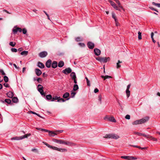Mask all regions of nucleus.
Instances as JSON below:
<instances>
[{
    "instance_id": "6ab92c4d",
    "label": "nucleus",
    "mask_w": 160,
    "mask_h": 160,
    "mask_svg": "<svg viewBox=\"0 0 160 160\" xmlns=\"http://www.w3.org/2000/svg\"><path fill=\"white\" fill-rule=\"evenodd\" d=\"M57 62L56 61L53 62L52 64V67L53 68H56L57 66Z\"/></svg>"
},
{
    "instance_id": "0e129e2a",
    "label": "nucleus",
    "mask_w": 160,
    "mask_h": 160,
    "mask_svg": "<svg viewBox=\"0 0 160 160\" xmlns=\"http://www.w3.org/2000/svg\"><path fill=\"white\" fill-rule=\"evenodd\" d=\"M72 80H74V82L76 84L77 83V78L73 79Z\"/></svg>"
},
{
    "instance_id": "72a5a7b5",
    "label": "nucleus",
    "mask_w": 160,
    "mask_h": 160,
    "mask_svg": "<svg viewBox=\"0 0 160 160\" xmlns=\"http://www.w3.org/2000/svg\"><path fill=\"white\" fill-rule=\"evenodd\" d=\"M46 98L48 100H50L52 98V96L51 95L49 94L46 96Z\"/></svg>"
},
{
    "instance_id": "f03ea898",
    "label": "nucleus",
    "mask_w": 160,
    "mask_h": 160,
    "mask_svg": "<svg viewBox=\"0 0 160 160\" xmlns=\"http://www.w3.org/2000/svg\"><path fill=\"white\" fill-rule=\"evenodd\" d=\"M149 119V117H145L142 119L136 120L133 122L132 123L133 125H137L138 124H141L145 122L148 121Z\"/></svg>"
},
{
    "instance_id": "a18cd8bd",
    "label": "nucleus",
    "mask_w": 160,
    "mask_h": 160,
    "mask_svg": "<svg viewBox=\"0 0 160 160\" xmlns=\"http://www.w3.org/2000/svg\"><path fill=\"white\" fill-rule=\"evenodd\" d=\"M11 51L12 52H17L18 50L16 48H12L11 49Z\"/></svg>"
},
{
    "instance_id": "6e6d98bb",
    "label": "nucleus",
    "mask_w": 160,
    "mask_h": 160,
    "mask_svg": "<svg viewBox=\"0 0 160 160\" xmlns=\"http://www.w3.org/2000/svg\"><path fill=\"white\" fill-rule=\"evenodd\" d=\"M43 143L46 146H47V147H48V148H49V147L50 146V145H49L48 143H46V142H43Z\"/></svg>"
},
{
    "instance_id": "1a4fd4ad",
    "label": "nucleus",
    "mask_w": 160,
    "mask_h": 160,
    "mask_svg": "<svg viewBox=\"0 0 160 160\" xmlns=\"http://www.w3.org/2000/svg\"><path fill=\"white\" fill-rule=\"evenodd\" d=\"M48 55V53L46 51H43L40 52L39 54V56L41 58H43L46 57Z\"/></svg>"
},
{
    "instance_id": "412c9836",
    "label": "nucleus",
    "mask_w": 160,
    "mask_h": 160,
    "mask_svg": "<svg viewBox=\"0 0 160 160\" xmlns=\"http://www.w3.org/2000/svg\"><path fill=\"white\" fill-rule=\"evenodd\" d=\"M28 51H24L21 52L20 53V54L22 55L26 56L28 54Z\"/></svg>"
},
{
    "instance_id": "4c0bfd02",
    "label": "nucleus",
    "mask_w": 160,
    "mask_h": 160,
    "mask_svg": "<svg viewBox=\"0 0 160 160\" xmlns=\"http://www.w3.org/2000/svg\"><path fill=\"white\" fill-rule=\"evenodd\" d=\"M4 80L5 82H7L8 81V78L6 76H5L4 77Z\"/></svg>"
},
{
    "instance_id": "09e8293b",
    "label": "nucleus",
    "mask_w": 160,
    "mask_h": 160,
    "mask_svg": "<svg viewBox=\"0 0 160 160\" xmlns=\"http://www.w3.org/2000/svg\"><path fill=\"white\" fill-rule=\"evenodd\" d=\"M112 17L114 19V18H116V15H115V14L113 12H112Z\"/></svg>"
},
{
    "instance_id": "37998d69",
    "label": "nucleus",
    "mask_w": 160,
    "mask_h": 160,
    "mask_svg": "<svg viewBox=\"0 0 160 160\" xmlns=\"http://www.w3.org/2000/svg\"><path fill=\"white\" fill-rule=\"evenodd\" d=\"M49 148H52L53 150H57L58 149L57 147H53V146H51V145H50V146Z\"/></svg>"
},
{
    "instance_id": "49530a36",
    "label": "nucleus",
    "mask_w": 160,
    "mask_h": 160,
    "mask_svg": "<svg viewBox=\"0 0 160 160\" xmlns=\"http://www.w3.org/2000/svg\"><path fill=\"white\" fill-rule=\"evenodd\" d=\"M37 81L39 83H41V82H42V79L41 78H38L37 79Z\"/></svg>"
},
{
    "instance_id": "8fccbe9b",
    "label": "nucleus",
    "mask_w": 160,
    "mask_h": 160,
    "mask_svg": "<svg viewBox=\"0 0 160 160\" xmlns=\"http://www.w3.org/2000/svg\"><path fill=\"white\" fill-rule=\"evenodd\" d=\"M78 44L82 47H84L85 46V44L82 43H79Z\"/></svg>"
},
{
    "instance_id": "e2e57ef3",
    "label": "nucleus",
    "mask_w": 160,
    "mask_h": 160,
    "mask_svg": "<svg viewBox=\"0 0 160 160\" xmlns=\"http://www.w3.org/2000/svg\"><path fill=\"white\" fill-rule=\"evenodd\" d=\"M102 99L103 98H102L101 95H100L98 96V100H102Z\"/></svg>"
},
{
    "instance_id": "bf43d9fd",
    "label": "nucleus",
    "mask_w": 160,
    "mask_h": 160,
    "mask_svg": "<svg viewBox=\"0 0 160 160\" xmlns=\"http://www.w3.org/2000/svg\"><path fill=\"white\" fill-rule=\"evenodd\" d=\"M99 90L98 88H95L94 90V92L95 93L98 92Z\"/></svg>"
},
{
    "instance_id": "5fc2aeb1",
    "label": "nucleus",
    "mask_w": 160,
    "mask_h": 160,
    "mask_svg": "<svg viewBox=\"0 0 160 160\" xmlns=\"http://www.w3.org/2000/svg\"><path fill=\"white\" fill-rule=\"evenodd\" d=\"M0 72H1L2 75H5V73L4 71L0 69Z\"/></svg>"
},
{
    "instance_id": "4468645a",
    "label": "nucleus",
    "mask_w": 160,
    "mask_h": 160,
    "mask_svg": "<svg viewBox=\"0 0 160 160\" xmlns=\"http://www.w3.org/2000/svg\"><path fill=\"white\" fill-rule=\"evenodd\" d=\"M36 74L37 76H40L42 73L41 71L38 68H36L35 70Z\"/></svg>"
},
{
    "instance_id": "b1692460",
    "label": "nucleus",
    "mask_w": 160,
    "mask_h": 160,
    "mask_svg": "<svg viewBox=\"0 0 160 160\" xmlns=\"http://www.w3.org/2000/svg\"><path fill=\"white\" fill-rule=\"evenodd\" d=\"M11 140H20L22 139L21 136L20 137H16L12 138Z\"/></svg>"
},
{
    "instance_id": "603ef678",
    "label": "nucleus",
    "mask_w": 160,
    "mask_h": 160,
    "mask_svg": "<svg viewBox=\"0 0 160 160\" xmlns=\"http://www.w3.org/2000/svg\"><path fill=\"white\" fill-rule=\"evenodd\" d=\"M125 118L126 119H130V116L129 115H127Z\"/></svg>"
},
{
    "instance_id": "39448f33",
    "label": "nucleus",
    "mask_w": 160,
    "mask_h": 160,
    "mask_svg": "<svg viewBox=\"0 0 160 160\" xmlns=\"http://www.w3.org/2000/svg\"><path fill=\"white\" fill-rule=\"evenodd\" d=\"M2 102L7 105H13V103H17L18 101H1Z\"/></svg>"
},
{
    "instance_id": "0eeeda50",
    "label": "nucleus",
    "mask_w": 160,
    "mask_h": 160,
    "mask_svg": "<svg viewBox=\"0 0 160 160\" xmlns=\"http://www.w3.org/2000/svg\"><path fill=\"white\" fill-rule=\"evenodd\" d=\"M104 119H107L108 121L113 122H116V121L113 117H109L106 116L104 118Z\"/></svg>"
},
{
    "instance_id": "13d9d810",
    "label": "nucleus",
    "mask_w": 160,
    "mask_h": 160,
    "mask_svg": "<svg viewBox=\"0 0 160 160\" xmlns=\"http://www.w3.org/2000/svg\"><path fill=\"white\" fill-rule=\"evenodd\" d=\"M151 140H152L153 141H158V140L156 138H155L153 137H152Z\"/></svg>"
},
{
    "instance_id": "a211bd4d",
    "label": "nucleus",
    "mask_w": 160,
    "mask_h": 160,
    "mask_svg": "<svg viewBox=\"0 0 160 160\" xmlns=\"http://www.w3.org/2000/svg\"><path fill=\"white\" fill-rule=\"evenodd\" d=\"M7 95L9 98H12L13 97L14 94L13 92H9L7 93Z\"/></svg>"
},
{
    "instance_id": "2eb2a0df",
    "label": "nucleus",
    "mask_w": 160,
    "mask_h": 160,
    "mask_svg": "<svg viewBox=\"0 0 160 160\" xmlns=\"http://www.w3.org/2000/svg\"><path fill=\"white\" fill-rule=\"evenodd\" d=\"M94 51L95 54L97 56L99 55L101 53V51L98 48H95Z\"/></svg>"
},
{
    "instance_id": "393cba45",
    "label": "nucleus",
    "mask_w": 160,
    "mask_h": 160,
    "mask_svg": "<svg viewBox=\"0 0 160 160\" xmlns=\"http://www.w3.org/2000/svg\"><path fill=\"white\" fill-rule=\"evenodd\" d=\"M64 62L62 61H60L58 63V66L59 67L61 68L62 67L64 66Z\"/></svg>"
},
{
    "instance_id": "79ce46f5",
    "label": "nucleus",
    "mask_w": 160,
    "mask_h": 160,
    "mask_svg": "<svg viewBox=\"0 0 160 160\" xmlns=\"http://www.w3.org/2000/svg\"><path fill=\"white\" fill-rule=\"evenodd\" d=\"M75 40L77 42H79V41H82V39L79 37H78L77 38H76Z\"/></svg>"
},
{
    "instance_id": "58836bf2",
    "label": "nucleus",
    "mask_w": 160,
    "mask_h": 160,
    "mask_svg": "<svg viewBox=\"0 0 160 160\" xmlns=\"http://www.w3.org/2000/svg\"><path fill=\"white\" fill-rule=\"evenodd\" d=\"M76 92L72 91L70 97L71 98H73L75 96V95L76 94Z\"/></svg>"
},
{
    "instance_id": "cd10ccee",
    "label": "nucleus",
    "mask_w": 160,
    "mask_h": 160,
    "mask_svg": "<svg viewBox=\"0 0 160 160\" xmlns=\"http://www.w3.org/2000/svg\"><path fill=\"white\" fill-rule=\"evenodd\" d=\"M69 93L68 92H66L63 95V97L64 98H66L69 97Z\"/></svg>"
},
{
    "instance_id": "6e6552de",
    "label": "nucleus",
    "mask_w": 160,
    "mask_h": 160,
    "mask_svg": "<svg viewBox=\"0 0 160 160\" xmlns=\"http://www.w3.org/2000/svg\"><path fill=\"white\" fill-rule=\"evenodd\" d=\"M38 91L40 92L42 95H44V93L43 90V87L42 85L39 84L38 86Z\"/></svg>"
},
{
    "instance_id": "f3484780",
    "label": "nucleus",
    "mask_w": 160,
    "mask_h": 160,
    "mask_svg": "<svg viewBox=\"0 0 160 160\" xmlns=\"http://www.w3.org/2000/svg\"><path fill=\"white\" fill-rule=\"evenodd\" d=\"M110 58L109 57L108 58H102V62H106L108 61H109Z\"/></svg>"
},
{
    "instance_id": "c85d7f7f",
    "label": "nucleus",
    "mask_w": 160,
    "mask_h": 160,
    "mask_svg": "<svg viewBox=\"0 0 160 160\" xmlns=\"http://www.w3.org/2000/svg\"><path fill=\"white\" fill-rule=\"evenodd\" d=\"M78 89V87L77 84H75L74 85L73 88V90L74 91H76Z\"/></svg>"
},
{
    "instance_id": "de8ad7c7",
    "label": "nucleus",
    "mask_w": 160,
    "mask_h": 160,
    "mask_svg": "<svg viewBox=\"0 0 160 160\" xmlns=\"http://www.w3.org/2000/svg\"><path fill=\"white\" fill-rule=\"evenodd\" d=\"M96 59L101 62H102V58L97 57L96 58Z\"/></svg>"
},
{
    "instance_id": "2f4dec72",
    "label": "nucleus",
    "mask_w": 160,
    "mask_h": 160,
    "mask_svg": "<svg viewBox=\"0 0 160 160\" xmlns=\"http://www.w3.org/2000/svg\"><path fill=\"white\" fill-rule=\"evenodd\" d=\"M118 4V7L122 9H123L122 6L121 5L120 3L118 0H117L115 1Z\"/></svg>"
},
{
    "instance_id": "c03bdc74",
    "label": "nucleus",
    "mask_w": 160,
    "mask_h": 160,
    "mask_svg": "<svg viewBox=\"0 0 160 160\" xmlns=\"http://www.w3.org/2000/svg\"><path fill=\"white\" fill-rule=\"evenodd\" d=\"M22 33L23 34H26V33L27 32V30L25 28H23L22 29Z\"/></svg>"
},
{
    "instance_id": "a878e982",
    "label": "nucleus",
    "mask_w": 160,
    "mask_h": 160,
    "mask_svg": "<svg viewBox=\"0 0 160 160\" xmlns=\"http://www.w3.org/2000/svg\"><path fill=\"white\" fill-rule=\"evenodd\" d=\"M19 28H16V27H14V28L12 29V31L14 34H16L18 32V30Z\"/></svg>"
},
{
    "instance_id": "052dcab7",
    "label": "nucleus",
    "mask_w": 160,
    "mask_h": 160,
    "mask_svg": "<svg viewBox=\"0 0 160 160\" xmlns=\"http://www.w3.org/2000/svg\"><path fill=\"white\" fill-rule=\"evenodd\" d=\"M152 138V136H151L149 135H148L147 138H149L151 140Z\"/></svg>"
},
{
    "instance_id": "9b49d317",
    "label": "nucleus",
    "mask_w": 160,
    "mask_h": 160,
    "mask_svg": "<svg viewBox=\"0 0 160 160\" xmlns=\"http://www.w3.org/2000/svg\"><path fill=\"white\" fill-rule=\"evenodd\" d=\"M72 72L71 69L69 68H66L65 70L62 71V72L63 73L67 74L71 73Z\"/></svg>"
},
{
    "instance_id": "774afa93",
    "label": "nucleus",
    "mask_w": 160,
    "mask_h": 160,
    "mask_svg": "<svg viewBox=\"0 0 160 160\" xmlns=\"http://www.w3.org/2000/svg\"><path fill=\"white\" fill-rule=\"evenodd\" d=\"M12 100H18V99L17 97H14Z\"/></svg>"
},
{
    "instance_id": "473e14b6",
    "label": "nucleus",
    "mask_w": 160,
    "mask_h": 160,
    "mask_svg": "<svg viewBox=\"0 0 160 160\" xmlns=\"http://www.w3.org/2000/svg\"><path fill=\"white\" fill-rule=\"evenodd\" d=\"M152 4L153 5L155 6L158 8H160V3H156L155 2H152Z\"/></svg>"
},
{
    "instance_id": "864d4df0",
    "label": "nucleus",
    "mask_w": 160,
    "mask_h": 160,
    "mask_svg": "<svg viewBox=\"0 0 160 160\" xmlns=\"http://www.w3.org/2000/svg\"><path fill=\"white\" fill-rule=\"evenodd\" d=\"M3 85L6 88H8L9 87V85L7 83H4Z\"/></svg>"
},
{
    "instance_id": "dca6fc26",
    "label": "nucleus",
    "mask_w": 160,
    "mask_h": 160,
    "mask_svg": "<svg viewBox=\"0 0 160 160\" xmlns=\"http://www.w3.org/2000/svg\"><path fill=\"white\" fill-rule=\"evenodd\" d=\"M52 63V61L50 59L48 60L46 63V66L48 68H49L50 67Z\"/></svg>"
},
{
    "instance_id": "f8f14e48",
    "label": "nucleus",
    "mask_w": 160,
    "mask_h": 160,
    "mask_svg": "<svg viewBox=\"0 0 160 160\" xmlns=\"http://www.w3.org/2000/svg\"><path fill=\"white\" fill-rule=\"evenodd\" d=\"M109 1L110 2L111 5L113 7V8H114L117 10L120 11V10L118 8V7L116 6L115 3L110 0H109Z\"/></svg>"
},
{
    "instance_id": "ea45409f",
    "label": "nucleus",
    "mask_w": 160,
    "mask_h": 160,
    "mask_svg": "<svg viewBox=\"0 0 160 160\" xmlns=\"http://www.w3.org/2000/svg\"><path fill=\"white\" fill-rule=\"evenodd\" d=\"M85 79L87 81V84L88 86H90V81L88 80V79L87 77L85 78Z\"/></svg>"
},
{
    "instance_id": "3c124183",
    "label": "nucleus",
    "mask_w": 160,
    "mask_h": 160,
    "mask_svg": "<svg viewBox=\"0 0 160 160\" xmlns=\"http://www.w3.org/2000/svg\"><path fill=\"white\" fill-rule=\"evenodd\" d=\"M131 146H132V147H135V148H138L139 149H142V148H141L140 146H136V145H132Z\"/></svg>"
},
{
    "instance_id": "7c9ffc66",
    "label": "nucleus",
    "mask_w": 160,
    "mask_h": 160,
    "mask_svg": "<svg viewBox=\"0 0 160 160\" xmlns=\"http://www.w3.org/2000/svg\"><path fill=\"white\" fill-rule=\"evenodd\" d=\"M36 128V129H37L38 130H40L42 131H44L45 132H47V131H48V130L40 128Z\"/></svg>"
},
{
    "instance_id": "4d7b16f0",
    "label": "nucleus",
    "mask_w": 160,
    "mask_h": 160,
    "mask_svg": "<svg viewBox=\"0 0 160 160\" xmlns=\"http://www.w3.org/2000/svg\"><path fill=\"white\" fill-rule=\"evenodd\" d=\"M150 8L152 10H154V11H155L156 12H158V11H157L156 9L152 8V7H150Z\"/></svg>"
},
{
    "instance_id": "f704fd0d",
    "label": "nucleus",
    "mask_w": 160,
    "mask_h": 160,
    "mask_svg": "<svg viewBox=\"0 0 160 160\" xmlns=\"http://www.w3.org/2000/svg\"><path fill=\"white\" fill-rule=\"evenodd\" d=\"M122 62L120 61L119 60L118 61V62L117 63V68H118L121 67V65L120 63H121Z\"/></svg>"
},
{
    "instance_id": "aec40b11",
    "label": "nucleus",
    "mask_w": 160,
    "mask_h": 160,
    "mask_svg": "<svg viewBox=\"0 0 160 160\" xmlns=\"http://www.w3.org/2000/svg\"><path fill=\"white\" fill-rule=\"evenodd\" d=\"M38 66L41 68H43L45 67L44 64L40 62H38Z\"/></svg>"
},
{
    "instance_id": "9d476101",
    "label": "nucleus",
    "mask_w": 160,
    "mask_h": 160,
    "mask_svg": "<svg viewBox=\"0 0 160 160\" xmlns=\"http://www.w3.org/2000/svg\"><path fill=\"white\" fill-rule=\"evenodd\" d=\"M131 84H128L127 88V89L126 91V92L127 95V97L128 98L130 95V91L129 90V89L130 88Z\"/></svg>"
},
{
    "instance_id": "ddd939ff",
    "label": "nucleus",
    "mask_w": 160,
    "mask_h": 160,
    "mask_svg": "<svg viewBox=\"0 0 160 160\" xmlns=\"http://www.w3.org/2000/svg\"><path fill=\"white\" fill-rule=\"evenodd\" d=\"M87 45L88 48L90 49H93L94 47V43L90 42H89L88 43Z\"/></svg>"
},
{
    "instance_id": "423d86ee",
    "label": "nucleus",
    "mask_w": 160,
    "mask_h": 160,
    "mask_svg": "<svg viewBox=\"0 0 160 160\" xmlns=\"http://www.w3.org/2000/svg\"><path fill=\"white\" fill-rule=\"evenodd\" d=\"M122 158L128 160H136L137 158L133 156H122L121 157Z\"/></svg>"
},
{
    "instance_id": "bb28decb",
    "label": "nucleus",
    "mask_w": 160,
    "mask_h": 160,
    "mask_svg": "<svg viewBox=\"0 0 160 160\" xmlns=\"http://www.w3.org/2000/svg\"><path fill=\"white\" fill-rule=\"evenodd\" d=\"M30 135H31L30 133H28L27 134H26L24 135L21 136V137L22 139L25 138H27L28 137L30 136Z\"/></svg>"
},
{
    "instance_id": "69168bd1",
    "label": "nucleus",
    "mask_w": 160,
    "mask_h": 160,
    "mask_svg": "<svg viewBox=\"0 0 160 160\" xmlns=\"http://www.w3.org/2000/svg\"><path fill=\"white\" fill-rule=\"evenodd\" d=\"M115 23V24H116V26H118L120 25V24L119 23V22H116Z\"/></svg>"
},
{
    "instance_id": "5701e85b",
    "label": "nucleus",
    "mask_w": 160,
    "mask_h": 160,
    "mask_svg": "<svg viewBox=\"0 0 160 160\" xmlns=\"http://www.w3.org/2000/svg\"><path fill=\"white\" fill-rule=\"evenodd\" d=\"M70 76L71 77L72 79H73L74 78H76V74L74 72H72L70 74Z\"/></svg>"
},
{
    "instance_id": "7ed1b4c3",
    "label": "nucleus",
    "mask_w": 160,
    "mask_h": 160,
    "mask_svg": "<svg viewBox=\"0 0 160 160\" xmlns=\"http://www.w3.org/2000/svg\"><path fill=\"white\" fill-rule=\"evenodd\" d=\"M63 132L62 130H56L55 131H51L48 130V131L47 132H48L49 135L51 137H54L55 135H57L60 133H62Z\"/></svg>"
},
{
    "instance_id": "f257e3e1",
    "label": "nucleus",
    "mask_w": 160,
    "mask_h": 160,
    "mask_svg": "<svg viewBox=\"0 0 160 160\" xmlns=\"http://www.w3.org/2000/svg\"><path fill=\"white\" fill-rule=\"evenodd\" d=\"M52 141L55 142L59 144H64L69 146H72L74 145V144L67 141H64L61 140H58L56 139H53Z\"/></svg>"
},
{
    "instance_id": "c9c22d12",
    "label": "nucleus",
    "mask_w": 160,
    "mask_h": 160,
    "mask_svg": "<svg viewBox=\"0 0 160 160\" xmlns=\"http://www.w3.org/2000/svg\"><path fill=\"white\" fill-rule=\"evenodd\" d=\"M9 45L12 47H14L16 45V43L13 42H9Z\"/></svg>"
},
{
    "instance_id": "4be33fe9",
    "label": "nucleus",
    "mask_w": 160,
    "mask_h": 160,
    "mask_svg": "<svg viewBox=\"0 0 160 160\" xmlns=\"http://www.w3.org/2000/svg\"><path fill=\"white\" fill-rule=\"evenodd\" d=\"M52 100H64L60 97L55 96L53 97Z\"/></svg>"
},
{
    "instance_id": "20e7f679",
    "label": "nucleus",
    "mask_w": 160,
    "mask_h": 160,
    "mask_svg": "<svg viewBox=\"0 0 160 160\" xmlns=\"http://www.w3.org/2000/svg\"><path fill=\"white\" fill-rule=\"evenodd\" d=\"M103 138H113L115 139H118L119 137L117 135L113 134H106L103 137Z\"/></svg>"
},
{
    "instance_id": "c756f323",
    "label": "nucleus",
    "mask_w": 160,
    "mask_h": 160,
    "mask_svg": "<svg viewBox=\"0 0 160 160\" xmlns=\"http://www.w3.org/2000/svg\"><path fill=\"white\" fill-rule=\"evenodd\" d=\"M102 78H104V80H105L106 79L112 78V77L110 76H108V75H106L105 76H102Z\"/></svg>"
},
{
    "instance_id": "680f3d73",
    "label": "nucleus",
    "mask_w": 160,
    "mask_h": 160,
    "mask_svg": "<svg viewBox=\"0 0 160 160\" xmlns=\"http://www.w3.org/2000/svg\"><path fill=\"white\" fill-rule=\"evenodd\" d=\"M136 134L138 135V136H142V133L138 132H136L135 133Z\"/></svg>"
},
{
    "instance_id": "e433bc0d",
    "label": "nucleus",
    "mask_w": 160,
    "mask_h": 160,
    "mask_svg": "<svg viewBox=\"0 0 160 160\" xmlns=\"http://www.w3.org/2000/svg\"><path fill=\"white\" fill-rule=\"evenodd\" d=\"M138 39L139 40L142 39V33L139 31L138 33Z\"/></svg>"
},
{
    "instance_id": "a19ab883",
    "label": "nucleus",
    "mask_w": 160,
    "mask_h": 160,
    "mask_svg": "<svg viewBox=\"0 0 160 160\" xmlns=\"http://www.w3.org/2000/svg\"><path fill=\"white\" fill-rule=\"evenodd\" d=\"M31 151L33 152L36 153H38V150L36 148H32L31 150Z\"/></svg>"
},
{
    "instance_id": "338daca9",
    "label": "nucleus",
    "mask_w": 160,
    "mask_h": 160,
    "mask_svg": "<svg viewBox=\"0 0 160 160\" xmlns=\"http://www.w3.org/2000/svg\"><path fill=\"white\" fill-rule=\"evenodd\" d=\"M13 65L14 66V67H15V68H16L17 69L19 68V67H18L16 64H13Z\"/></svg>"
}]
</instances>
